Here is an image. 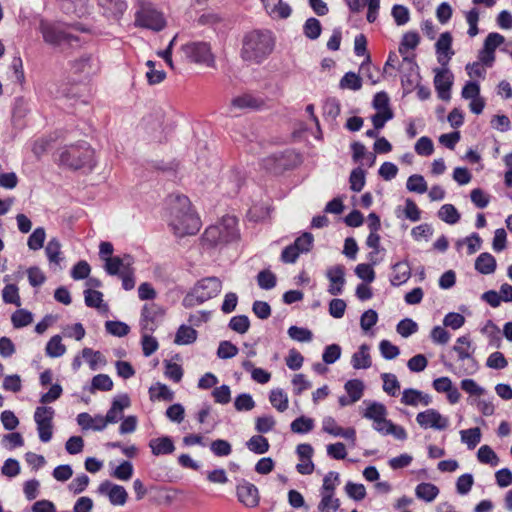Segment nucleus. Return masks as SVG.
<instances>
[{"mask_svg": "<svg viewBox=\"0 0 512 512\" xmlns=\"http://www.w3.org/2000/svg\"><path fill=\"white\" fill-rule=\"evenodd\" d=\"M168 222L174 234L179 237L196 234L201 221L192 210L191 202L185 195H171L168 198Z\"/></svg>", "mask_w": 512, "mask_h": 512, "instance_id": "nucleus-1", "label": "nucleus"}, {"mask_svg": "<svg viewBox=\"0 0 512 512\" xmlns=\"http://www.w3.org/2000/svg\"><path fill=\"white\" fill-rule=\"evenodd\" d=\"M274 39L270 31L253 30L242 41L240 56L243 61L259 64L273 51Z\"/></svg>", "mask_w": 512, "mask_h": 512, "instance_id": "nucleus-2", "label": "nucleus"}, {"mask_svg": "<svg viewBox=\"0 0 512 512\" xmlns=\"http://www.w3.org/2000/svg\"><path fill=\"white\" fill-rule=\"evenodd\" d=\"M240 238L238 220L235 216H224L207 227L202 234V245L206 248H218L237 241Z\"/></svg>", "mask_w": 512, "mask_h": 512, "instance_id": "nucleus-3", "label": "nucleus"}, {"mask_svg": "<svg viewBox=\"0 0 512 512\" xmlns=\"http://www.w3.org/2000/svg\"><path fill=\"white\" fill-rule=\"evenodd\" d=\"M61 164L72 168H93L95 165L94 150L86 141L65 146L60 153Z\"/></svg>", "mask_w": 512, "mask_h": 512, "instance_id": "nucleus-4", "label": "nucleus"}, {"mask_svg": "<svg viewBox=\"0 0 512 512\" xmlns=\"http://www.w3.org/2000/svg\"><path fill=\"white\" fill-rule=\"evenodd\" d=\"M222 289V282L217 277H206L199 280L192 290L185 295L182 305L192 308L216 297Z\"/></svg>", "mask_w": 512, "mask_h": 512, "instance_id": "nucleus-5", "label": "nucleus"}, {"mask_svg": "<svg viewBox=\"0 0 512 512\" xmlns=\"http://www.w3.org/2000/svg\"><path fill=\"white\" fill-rule=\"evenodd\" d=\"M452 349L457 354L459 363L457 370L454 371L456 374L473 375L478 371L479 365L474 357L475 348L468 335L458 337Z\"/></svg>", "mask_w": 512, "mask_h": 512, "instance_id": "nucleus-6", "label": "nucleus"}, {"mask_svg": "<svg viewBox=\"0 0 512 512\" xmlns=\"http://www.w3.org/2000/svg\"><path fill=\"white\" fill-rule=\"evenodd\" d=\"M135 26L149 29L155 32L163 30L166 19L162 12L158 11L150 3H141L135 12Z\"/></svg>", "mask_w": 512, "mask_h": 512, "instance_id": "nucleus-7", "label": "nucleus"}, {"mask_svg": "<svg viewBox=\"0 0 512 512\" xmlns=\"http://www.w3.org/2000/svg\"><path fill=\"white\" fill-rule=\"evenodd\" d=\"M184 55L194 63L213 67L215 64L211 47L206 42H190L182 46Z\"/></svg>", "mask_w": 512, "mask_h": 512, "instance_id": "nucleus-8", "label": "nucleus"}, {"mask_svg": "<svg viewBox=\"0 0 512 512\" xmlns=\"http://www.w3.org/2000/svg\"><path fill=\"white\" fill-rule=\"evenodd\" d=\"M40 31L43 39L47 44L52 46H60L64 43H72L77 41L78 38L70 34L60 24L48 23L42 21L40 24Z\"/></svg>", "mask_w": 512, "mask_h": 512, "instance_id": "nucleus-9", "label": "nucleus"}, {"mask_svg": "<svg viewBox=\"0 0 512 512\" xmlns=\"http://www.w3.org/2000/svg\"><path fill=\"white\" fill-rule=\"evenodd\" d=\"M55 411L50 406H39L34 412V421L37 425L39 439L47 443L53 436V418Z\"/></svg>", "mask_w": 512, "mask_h": 512, "instance_id": "nucleus-10", "label": "nucleus"}, {"mask_svg": "<svg viewBox=\"0 0 512 512\" xmlns=\"http://www.w3.org/2000/svg\"><path fill=\"white\" fill-rule=\"evenodd\" d=\"M416 422L423 429L444 430L449 425L448 418L433 408L419 412L416 416Z\"/></svg>", "mask_w": 512, "mask_h": 512, "instance_id": "nucleus-11", "label": "nucleus"}, {"mask_svg": "<svg viewBox=\"0 0 512 512\" xmlns=\"http://www.w3.org/2000/svg\"><path fill=\"white\" fill-rule=\"evenodd\" d=\"M164 314L163 309L155 303L145 304L141 311V332H154Z\"/></svg>", "mask_w": 512, "mask_h": 512, "instance_id": "nucleus-12", "label": "nucleus"}, {"mask_svg": "<svg viewBox=\"0 0 512 512\" xmlns=\"http://www.w3.org/2000/svg\"><path fill=\"white\" fill-rule=\"evenodd\" d=\"M434 71V86L437 91L438 97L444 101H448L451 98L453 74L447 68V66H442V68H437Z\"/></svg>", "mask_w": 512, "mask_h": 512, "instance_id": "nucleus-13", "label": "nucleus"}, {"mask_svg": "<svg viewBox=\"0 0 512 512\" xmlns=\"http://www.w3.org/2000/svg\"><path fill=\"white\" fill-rule=\"evenodd\" d=\"M70 67L74 74H78L83 77L95 75L100 70L98 58L87 54L71 61Z\"/></svg>", "mask_w": 512, "mask_h": 512, "instance_id": "nucleus-14", "label": "nucleus"}, {"mask_svg": "<svg viewBox=\"0 0 512 512\" xmlns=\"http://www.w3.org/2000/svg\"><path fill=\"white\" fill-rule=\"evenodd\" d=\"M98 492L104 494L109 498V501L114 506H123L127 502L128 493L126 489L118 484H114L108 480L103 481L99 487Z\"/></svg>", "mask_w": 512, "mask_h": 512, "instance_id": "nucleus-15", "label": "nucleus"}, {"mask_svg": "<svg viewBox=\"0 0 512 512\" xmlns=\"http://www.w3.org/2000/svg\"><path fill=\"white\" fill-rule=\"evenodd\" d=\"M236 494L239 502L246 507L253 508L259 504L258 488L248 481L243 480L237 485Z\"/></svg>", "mask_w": 512, "mask_h": 512, "instance_id": "nucleus-16", "label": "nucleus"}, {"mask_svg": "<svg viewBox=\"0 0 512 512\" xmlns=\"http://www.w3.org/2000/svg\"><path fill=\"white\" fill-rule=\"evenodd\" d=\"M101 13L108 20L119 21L127 10L126 0H97Z\"/></svg>", "mask_w": 512, "mask_h": 512, "instance_id": "nucleus-17", "label": "nucleus"}, {"mask_svg": "<svg viewBox=\"0 0 512 512\" xmlns=\"http://www.w3.org/2000/svg\"><path fill=\"white\" fill-rule=\"evenodd\" d=\"M326 277L330 282V285L327 290L328 293L333 296L341 295L343 293V288L346 283L344 266L335 265L329 267L326 271Z\"/></svg>", "mask_w": 512, "mask_h": 512, "instance_id": "nucleus-18", "label": "nucleus"}, {"mask_svg": "<svg viewBox=\"0 0 512 512\" xmlns=\"http://www.w3.org/2000/svg\"><path fill=\"white\" fill-rule=\"evenodd\" d=\"M322 430H323V432L328 433L334 437H342L347 440H350L353 445L355 444V441H356L355 429L352 427L342 428L341 426H339L337 424L336 420L331 416L324 417V419L322 421Z\"/></svg>", "mask_w": 512, "mask_h": 512, "instance_id": "nucleus-19", "label": "nucleus"}, {"mask_svg": "<svg viewBox=\"0 0 512 512\" xmlns=\"http://www.w3.org/2000/svg\"><path fill=\"white\" fill-rule=\"evenodd\" d=\"M435 49L438 63L443 67L448 66L449 61L454 55L452 35L449 32L442 33L435 44Z\"/></svg>", "mask_w": 512, "mask_h": 512, "instance_id": "nucleus-20", "label": "nucleus"}, {"mask_svg": "<svg viewBox=\"0 0 512 512\" xmlns=\"http://www.w3.org/2000/svg\"><path fill=\"white\" fill-rule=\"evenodd\" d=\"M390 284L399 287L405 284L411 277L412 269L407 260L398 261L391 266Z\"/></svg>", "mask_w": 512, "mask_h": 512, "instance_id": "nucleus-21", "label": "nucleus"}, {"mask_svg": "<svg viewBox=\"0 0 512 512\" xmlns=\"http://www.w3.org/2000/svg\"><path fill=\"white\" fill-rule=\"evenodd\" d=\"M134 260L130 255L123 257L114 256L105 258L104 269L109 275H121V272L133 266Z\"/></svg>", "mask_w": 512, "mask_h": 512, "instance_id": "nucleus-22", "label": "nucleus"}, {"mask_svg": "<svg viewBox=\"0 0 512 512\" xmlns=\"http://www.w3.org/2000/svg\"><path fill=\"white\" fill-rule=\"evenodd\" d=\"M131 404L130 398L127 394L118 395L112 401L110 409L105 416L108 423H117L123 418L124 409L128 408Z\"/></svg>", "mask_w": 512, "mask_h": 512, "instance_id": "nucleus-23", "label": "nucleus"}, {"mask_svg": "<svg viewBox=\"0 0 512 512\" xmlns=\"http://www.w3.org/2000/svg\"><path fill=\"white\" fill-rule=\"evenodd\" d=\"M401 403L413 407H417L418 405L428 406L432 403V397L420 390L407 388L402 392Z\"/></svg>", "mask_w": 512, "mask_h": 512, "instance_id": "nucleus-24", "label": "nucleus"}, {"mask_svg": "<svg viewBox=\"0 0 512 512\" xmlns=\"http://www.w3.org/2000/svg\"><path fill=\"white\" fill-rule=\"evenodd\" d=\"M76 420H77V424L83 430L91 429L94 431H102L109 424L108 421H106L105 416H102V415L91 416L87 412H82V413L78 414Z\"/></svg>", "mask_w": 512, "mask_h": 512, "instance_id": "nucleus-25", "label": "nucleus"}, {"mask_svg": "<svg viewBox=\"0 0 512 512\" xmlns=\"http://www.w3.org/2000/svg\"><path fill=\"white\" fill-rule=\"evenodd\" d=\"M263 104L264 101L261 98L251 93H244L231 100L230 108L231 110H254L259 109Z\"/></svg>", "mask_w": 512, "mask_h": 512, "instance_id": "nucleus-26", "label": "nucleus"}, {"mask_svg": "<svg viewBox=\"0 0 512 512\" xmlns=\"http://www.w3.org/2000/svg\"><path fill=\"white\" fill-rule=\"evenodd\" d=\"M151 452L155 456L168 455L174 452L175 446L169 436H162L151 439L149 442Z\"/></svg>", "mask_w": 512, "mask_h": 512, "instance_id": "nucleus-27", "label": "nucleus"}, {"mask_svg": "<svg viewBox=\"0 0 512 512\" xmlns=\"http://www.w3.org/2000/svg\"><path fill=\"white\" fill-rule=\"evenodd\" d=\"M59 2L65 14L82 17L88 12V0H59Z\"/></svg>", "mask_w": 512, "mask_h": 512, "instance_id": "nucleus-28", "label": "nucleus"}, {"mask_svg": "<svg viewBox=\"0 0 512 512\" xmlns=\"http://www.w3.org/2000/svg\"><path fill=\"white\" fill-rule=\"evenodd\" d=\"M370 347L362 344L351 358V365L354 369H368L371 367L372 361L370 356Z\"/></svg>", "mask_w": 512, "mask_h": 512, "instance_id": "nucleus-29", "label": "nucleus"}, {"mask_svg": "<svg viewBox=\"0 0 512 512\" xmlns=\"http://www.w3.org/2000/svg\"><path fill=\"white\" fill-rule=\"evenodd\" d=\"M497 267L495 257L488 253H481L475 260V269L481 274L489 275L495 272Z\"/></svg>", "mask_w": 512, "mask_h": 512, "instance_id": "nucleus-30", "label": "nucleus"}, {"mask_svg": "<svg viewBox=\"0 0 512 512\" xmlns=\"http://www.w3.org/2000/svg\"><path fill=\"white\" fill-rule=\"evenodd\" d=\"M404 70H407V74H403L401 76L402 84L403 85H405L406 83L413 84L419 76L418 65L413 60V58H410L408 56H403V61L400 66V71L403 72Z\"/></svg>", "mask_w": 512, "mask_h": 512, "instance_id": "nucleus-31", "label": "nucleus"}, {"mask_svg": "<svg viewBox=\"0 0 512 512\" xmlns=\"http://www.w3.org/2000/svg\"><path fill=\"white\" fill-rule=\"evenodd\" d=\"M84 301L87 307L104 312L108 311V305L103 302V293L98 290L86 289L84 291Z\"/></svg>", "mask_w": 512, "mask_h": 512, "instance_id": "nucleus-32", "label": "nucleus"}, {"mask_svg": "<svg viewBox=\"0 0 512 512\" xmlns=\"http://www.w3.org/2000/svg\"><path fill=\"white\" fill-rule=\"evenodd\" d=\"M197 331L191 326L181 325L175 335L174 343L177 345H189L196 341Z\"/></svg>", "mask_w": 512, "mask_h": 512, "instance_id": "nucleus-33", "label": "nucleus"}, {"mask_svg": "<svg viewBox=\"0 0 512 512\" xmlns=\"http://www.w3.org/2000/svg\"><path fill=\"white\" fill-rule=\"evenodd\" d=\"M269 401L271 405L279 412H284L288 409L289 399L287 394L281 388L272 389L270 391Z\"/></svg>", "mask_w": 512, "mask_h": 512, "instance_id": "nucleus-34", "label": "nucleus"}, {"mask_svg": "<svg viewBox=\"0 0 512 512\" xmlns=\"http://www.w3.org/2000/svg\"><path fill=\"white\" fill-rule=\"evenodd\" d=\"M149 395L152 401H172L174 399V392L167 385L160 382H157L149 388Z\"/></svg>", "mask_w": 512, "mask_h": 512, "instance_id": "nucleus-35", "label": "nucleus"}, {"mask_svg": "<svg viewBox=\"0 0 512 512\" xmlns=\"http://www.w3.org/2000/svg\"><path fill=\"white\" fill-rule=\"evenodd\" d=\"M362 416L374 422L375 420H380L383 416H387V408L380 402L372 401L367 403Z\"/></svg>", "mask_w": 512, "mask_h": 512, "instance_id": "nucleus-36", "label": "nucleus"}, {"mask_svg": "<svg viewBox=\"0 0 512 512\" xmlns=\"http://www.w3.org/2000/svg\"><path fill=\"white\" fill-rule=\"evenodd\" d=\"M415 494L419 499L432 502L439 494V489L432 483L423 482L416 486Z\"/></svg>", "mask_w": 512, "mask_h": 512, "instance_id": "nucleus-37", "label": "nucleus"}, {"mask_svg": "<svg viewBox=\"0 0 512 512\" xmlns=\"http://www.w3.org/2000/svg\"><path fill=\"white\" fill-rule=\"evenodd\" d=\"M246 447L255 454H264L268 452L270 445L267 440L262 435H254L247 442Z\"/></svg>", "mask_w": 512, "mask_h": 512, "instance_id": "nucleus-38", "label": "nucleus"}, {"mask_svg": "<svg viewBox=\"0 0 512 512\" xmlns=\"http://www.w3.org/2000/svg\"><path fill=\"white\" fill-rule=\"evenodd\" d=\"M315 426L314 420L306 416H300L293 420L290 429L296 434H306L313 430Z\"/></svg>", "mask_w": 512, "mask_h": 512, "instance_id": "nucleus-39", "label": "nucleus"}, {"mask_svg": "<svg viewBox=\"0 0 512 512\" xmlns=\"http://www.w3.org/2000/svg\"><path fill=\"white\" fill-rule=\"evenodd\" d=\"M461 441L465 443L468 449H474L481 441V430L478 427L460 431Z\"/></svg>", "mask_w": 512, "mask_h": 512, "instance_id": "nucleus-40", "label": "nucleus"}, {"mask_svg": "<svg viewBox=\"0 0 512 512\" xmlns=\"http://www.w3.org/2000/svg\"><path fill=\"white\" fill-rule=\"evenodd\" d=\"M438 217L447 224L453 225L460 220L458 210L452 204H444L438 211Z\"/></svg>", "mask_w": 512, "mask_h": 512, "instance_id": "nucleus-41", "label": "nucleus"}, {"mask_svg": "<svg viewBox=\"0 0 512 512\" xmlns=\"http://www.w3.org/2000/svg\"><path fill=\"white\" fill-rule=\"evenodd\" d=\"M46 354L52 358H58L65 354L66 347L59 335L51 337L46 345Z\"/></svg>", "mask_w": 512, "mask_h": 512, "instance_id": "nucleus-42", "label": "nucleus"}, {"mask_svg": "<svg viewBox=\"0 0 512 512\" xmlns=\"http://www.w3.org/2000/svg\"><path fill=\"white\" fill-rule=\"evenodd\" d=\"M322 32L320 21L314 17L308 18L303 25V33L310 40L319 38Z\"/></svg>", "mask_w": 512, "mask_h": 512, "instance_id": "nucleus-43", "label": "nucleus"}, {"mask_svg": "<svg viewBox=\"0 0 512 512\" xmlns=\"http://www.w3.org/2000/svg\"><path fill=\"white\" fill-rule=\"evenodd\" d=\"M256 278L258 286L263 290H271L277 284L276 275L269 269L261 270Z\"/></svg>", "mask_w": 512, "mask_h": 512, "instance_id": "nucleus-44", "label": "nucleus"}, {"mask_svg": "<svg viewBox=\"0 0 512 512\" xmlns=\"http://www.w3.org/2000/svg\"><path fill=\"white\" fill-rule=\"evenodd\" d=\"M344 388L349 397L351 398V401L357 402L363 396L364 384L359 379L348 380L345 383Z\"/></svg>", "mask_w": 512, "mask_h": 512, "instance_id": "nucleus-45", "label": "nucleus"}, {"mask_svg": "<svg viewBox=\"0 0 512 512\" xmlns=\"http://www.w3.org/2000/svg\"><path fill=\"white\" fill-rule=\"evenodd\" d=\"M383 390L390 396H397L400 390V383L396 375L392 373H382Z\"/></svg>", "mask_w": 512, "mask_h": 512, "instance_id": "nucleus-46", "label": "nucleus"}, {"mask_svg": "<svg viewBox=\"0 0 512 512\" xmlns=\"http://www.w3.org/2000/svg\"><path fill=\"white\" fill-rule=\"evenodd\" d=\"M477 459L483 464H490L491 466H497L499 463V457L488 445H483L478 449Z\"/></svg>", "mask_w": 512, "mask_h": 512, "instance_id": "nucleus-47", "label": "nucleus"}, {"mask_svg": "<svg viewBox=\"0 0 512 512\" xmlns=\"http://www.w3.org/2000/svg\"><path fill=\"white\" fill-rule=\"evenodd\" d=\"M406 188L410 192L423 194L427 191V183L422 175L413 174L409 176L406 182Z\"/></svg>", "mask_w": 512, "mask_h": 512, "instance_id": "nucleus-48", "label": "nucleus"}, {"mask_svg": "<svg viewBox=\"0 0 512 512\" xmlns=\"http://www.w3.org/2000/svg\"><path fill=\"white\" fill-rule=\"evenodd\" d=\"M340 507L338 498L334 494H321V501L318 504L319 512H336Z\"/></svg>", "mask_w": 512, "mask_h": 512, "instance_id": "nucleus-49", "label": "nucleus"}, {"mask_svg": "<svg viewBox=\"0 0 512 512\" xmlns=\"http://www.w3.org/2000/svg\"><path fill=\"white\" fill-rule=\"evenodd\" d=\"M340 111L341 106L336 98H328L325 100L323 104V116L326 119L334 121L339 116Z\"/></svg>", "mask_w": 512, "mask_h": 512, "instance_id": "nucleus-50", "label": "nucleus"}, {"mask_svg": "<svg viewBox=\"0 0 512 512\" xmlns=\"http://www.w3.org/2000/svg\"><path fill=\"white\" fill-rule=\"evenodd\" d=\"M339 86L342 89H349V90H352V91H358L362 87V80L354 72H347L341 78Z\"/></svg>", "mask_w": 512, "mask_h": 512, "instance_id": "nucleus-51", "label": "nucleus"}, {"mask_svg": "<svg viewBox=\"0 0 512 512\" xmlns=\"http://www.w3.org/2000/svg\"><path fill=\"white\" fill-rule=\"evenodd\" d=\"M420 42V37L417 32H407L403 35L400 46H399V52L400 54L404 55L407 50H413L415 49Z\"/></svg>", "mask_w": 512, "mask_h": 512, "instance_id": "nucleus-52", "label": "nucleus"}, {"mask_svg": "<svg viewBox=\"0 0 512 512\" xmlns=\"http://www.w3.org/2000/svg\"><path fill=\"white\" fill-rule=\"evenodd\" d=\"M11 321L15 328H22L32 323L33 315L25 309H18L12 314Z\"/></svg>", "mask_w": 512, "mask_h": 512, "instance_id": "nucleus-53", "label": "nucleus"}, {"mask_svg": "<svg viewBox=\"0 0 512 512\" xmlns=\"http://www.w3.org/2000/svg\"><path fill=\"white\" fill-rule=\"evenodd\" d=\"M105 329L109 334L117 337H124L130 332V327L126 323L113 320L105 322Z\"/></svg>", "mask_w": 512, "mask_h": 512, "instance_id": "nucleus-54", "label": "nucleus"}, {"mask_svg": "<svg viewBox=\"0 0 512 512\" xmlns=\"http://www.w3.org/2000/svg\"><path fill=\"white\" fill-rule=\"evenodd\" d=\"M83 358L88 362L91 370L95 371L99 364H105V359L99 351H94L91 348H84L82 350Z\"/></svg>", "mask_w": 512, "mask_h": 512, "instance_id": "nucleus-55", "label": "nucleus"}, {"mask_svg": "<svg viewBox=\"0 0 512 512\" xmlns=\"http://www.w3.org/2000/svg\"><path fill=\"white\" fill-rule=\"evenodd\" d=\"M2 298L5 303L21 305L19 289L15 284H7L2 290Z\"/></svg>", "mask_w": 512, "mask_h": 512, "instance_id": "nucleus-56", "label": "nucleus"}, {"mask_svg": "<svg viewBox=\"0 0 512 512\" xmlns=\"http://www.w3.org/2000/svg\"><path fill=\"white\" fill-rule=\"evenodd\" d=\"M289 337L298 342H310L313 338L312 332L308 328L290 326L287 331Z\"/></svg>", "mask_w": 512, "mask_h": 512, "instance_id": "nucleus-57", "label": "nucleus"}, {"mask_svg": "<svg viewBox=\"0 0 512 512\" xmlns=\"http://www.w3.org/2000/svg\"><path fill=\"white\" fill-rule=\"evenodd\" d=\"M150 333L142 332L141 346L145 357L151 356L159 347L157 339L151 336Z\"/></svg>", "mask_w": 512, "mask_h": 512, "instance_id": "nucleus-58", "label": "nucleus"}, {"mask_svg": "<svg viewBox=\"0 0 512 512\" xmlns=\"http://www.w3.org/2000/svg\"><path fill=\"white\" fill-rule=\"evenodd\" d=\"M228 326L239 334H245L249 330L250 321L246 315H237L230 319Z\"/></svg>", "mask_w": 512, "mask_h": 512, "instance_id": "nucleus-59", "label": "nucleus"}, {"mask_svg": "<svg viewBox=\"0 0 512 512\" xmlns=\"http://www.w3.org/2000/svg\"><path fill=\"white\" fill-rule=\"evenodd\" d=\"M45 238L46 233L44 228L38 227L28 237L27 245L31 250H40L43 247Z\"/></svg>", "mask_w": 512, "mask_h": 512, "instance_id": "nucleus-60", "label": "nucleus"}, {"mask_svg": "<svg viewBox=\"0 0 512 512\" xmlns=\"http://www.w3.org/2000/svg\"><path fill=\"white\" fill-rule=\"evenodd\" d=\"M350 189L354 192H360L365 186V172L361 168L352 170L349 177Z\"/></svg>", "mask_w": 512, "mask_h": 512, "instance_id": "nucleus-61", "label": "nucleus"}, {"mask_svg": "<svg viewBox=\"0 0 512 512\" xmlns=\"http://www.w3.org/2000/svg\"><path fill=\"white\" fill-rule=\"evenodd\" d=\"M113 388V381L107 374H98L93 377L91 391H110Z\"/></svg>", "mask_w": 512, "mask_h": 512, "instance_id": "nucleus-62", "label": "nucleus"}, {"mask_svg": "<svg viewBox=\"0 0 512 512\" xmlns=\"http://www.w3.org/2000/svg\"><path fill=\"white\" fill-rule=\"evenodd\" d=\"M211 452L217 457H225L231 454L232 446L224 439H216L210 444Z\"/></svg>", "mask_w": 512, "mask_h": 512, "instance_id": "nucleus-63", "label": "nucleus"}, {"mask_svg": "<svg viewBox=\"0 0 512 512\" xmlns=\"http://www.w3.org/2000/svg\"><path fill=\"white\" fill-rule=\"evenodd\" d=\"M45 253L51 263H60L61 244L56 238H52L46 245Z\"/></svg>", "mask_w": 512, "mask_h": 512, "instance_id": "nucleus-64", "label": "nucleus"}]
</instances>
